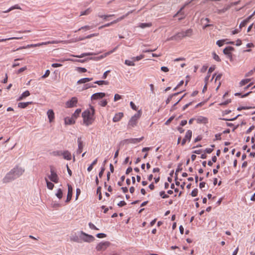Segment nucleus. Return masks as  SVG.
Instances as JSON below:
<instances>
[{"label": "nucleus", "instance_id": "nucleus-5", "mask_svg": "<svg viewBox=\"0 0 255 255\" xmlns=\"http://www.w3.org/2000/svg\"><path fill=\"white\" fill-rule=\"evenodd\" d=\"M10 171L12 172V174L13 175V176L16 179L19 177L20 175H21L23 174V173L24 171V170L22 169L21 167H19L16 166L12 169H11Z\"/></svg>", "mask_w": 255, "mask_h": 255}, {"label": "nucleus", "instance_id": "nucleus-10", "mask_svg": "<svg viewBox=\"0 0 255 255\" xmlns=\"http://www.w3.org/2000/svg\"><path fill=\"white\" fill-rule=\"evenodd\" d=\"M78 102V99L76 97H72L71 99L68 101L66 103V105L67 108H72L76 106V104Z\"/></svg>", "mask_w": 255, "mask_h": 255}, {"label": "nucleus", "instance_id": "nucleus-31", "mask_svg": "<svg viewBox=\"0 0 255 255\" xmlns=\"http://www.w3.org/2000/svg\"><path fill=\"white\" fill-rule=\"evenodd\" d=\"M81 112V110L80 109H77L74 112V113L73 114L72 117L75 119H76L79 115H80V113Z\"/></svg>", "mask_w": 255, "mask_h": 255}, {"label": "nucleus", "instance_id": "nucleus-30", "mask_svg": "<svg viewBox=\"0 0 255 255\" xmlns=\"http://www.w3.org/2000/svg\"><path fill=\"white\" fill-rule=\"evenodd\" d=\"M97 161H98V159L96 158L93 161V162L91 163V164L88 167L87 170L89 172L91 171L92 170V169L93 168V166L97 164Z\"/></svg>", "mask_w": 255, "mask_h": 255}, {"label": "nucleus", "instance_id": "nucleus-24", "mask_svg": "<svg viewBox=\"0 0 255 255\" xmlns=\"http://www.w3.org/2000/svg\"><path fill=\"white\" fill-rule=\"evenodd\" d=\"M32 103V102H20L18 104V107L22 109L25 108L27 106L30 104H31Z\"/></svg>", "mask_w": 255, "mask_h": 255}, {"label": "nucleus", "instance_id": "nucleus-18", "mask_svg": "<svg viewBox=\"0 0 255 255\" xmlns=\"http://www.w3.org/2000/svg\"><path fill=\"white\" fill-rule=\"evenodd\" d=\"M124 116V114L122 112H120L116 114L114 117L113 119L114 122H118L121 120V119Z\"/></svg>", "mask_w": 255, "mask_h": 255}, {"label": "nucleus", "instance_id": "nucleus-43", "mask_svg": "<svg viewBox=\"0 0 255 255\" xmlns=\"http://www.w3.org/2000/svg\"><path fill=\"white\" fill-rule=\"evenodd\" d=\"M252 108H255V107H252L242 106V107H238L237 108V110L241 111L242 110H247V109H252Z\"/></svg>", "mask_w": 255, "mask_h": 255}, {"label": "nucleus", "instance_id": "nucleus-61", "mask_svg": "<svg viewBox=\"0 0 255 255\" xmlns=\"http://www.w3.org/2000/svg\"><path fill=\"white\" fill-rule=\"evenodd\" d=\"M26 69V67H23L21 68H20L16 72V74H18L23 71H24Z\"/></svg>", "mask_w": 255, "mask_h": 255}, {"label": "nucleus", "instance_id": "nucleus-53", "mask_svg": "<svg viewBox=\"0 0 255 255\" xmlns=\"http://www.w3.org/2000/svg\"><path fill=\"white\" fill-rule=\"evenodd\" d=\"M231 102V99H228V100H226V101L219 104V105H220V106H225V105H228L229 103H230Z\"/></svg>", "mask_w": 255, "mask_h": 255}, {"label": "nucleus", "instance_id": "nucleus-54", "mask_svg": "<svg viewBox=\"0 0 255 255\" xmlns=\"http://www.w3.org/2000/svg\"><path fill=\"white\" fill-rule=\"evenodd\" d=\"M89 226L90 229L95 230H98L99 229H98L92 223H89Z\"/></svg>", "mask_w": 255, "mask_h": 255}, {"label": "nucleus", "instance_id": "nucleus-57", "mask_svg": "<svg viewBox=\"0 0 255 255\" xmlns=\"http://www.w3.org/2000/svg\"><path fill=\"white\" fill-rule=\"evenodd\" d=\"M107 103H108V102H107V100H103L100 102V105L102 107H105L107 105Z\"/></svg>", "mask_w": 255, "mask_h": 255}, {"label": "nucleus", "instance_id": "nucleus-59", "mask_svg": "<svg viewBox=\"0 0 255 255\" xmlns=\"http://www.w3.org/2000/svg\"><path fill=\"white\" fill-rule=\"evenodd\" d=\"M122 98L121 96L118 94H116L115 95V96H114V101H117L120 99H121Z\"/></svg>", "mask_w": 255, "mask_h": 255}, {"label": "nucleus", "instance_id": "nucleus-21", "mask_svg": "<svg viewBox=\"0 0 255 255\" xmlns=\"http://www.w3.org/2000/svg\"><path fill=\"white\" fill-rule=\"evenodd\" d=\"M253 16V15H250L247 18L243 20L241 23L240 24L239 28L241 29L243 27L245 26L248 22L249 21L250 19L252 18Z\"/></svg>", "mask_w": 255, "mask_h": 255}, {"label": "nucleus", "instance_id": "nucleus-46", "mask_svg": "<svg viewBox=\"0 0 255 255\" xmlns=\"http://www.w3.org/2000/svg\"><path fill=\"white\" fill-rule=\"evenodd\" d=\"M125 64L128 65V66H134L135 64L133 62V61H130L128 60H126L125 61Z\"/></svg>", "mask_w": 255, "mask_h": 255}, {"label": "nucleus", "instance_id": "nucleus-22", "mask_svg": "<svg viewBox=\"0 0 255 255\" xmlns=\"http://www.w3.org/2000/svg\"><path fill=\"white\" fill-rule=\"evenodd\" d=\"M65 123L66 125H72L75 123V119L72 117L71 118L67 117L65 118Z\"/></svg>", "mask_w": 255, "mask_h": 255}, {"label": "nucleus", "instance_id": "nucleus-55", "mask_svg": "<svg viewBox=\"0 0 255 255\" xmlns=\"http://www.w3.org/2000/svg\"><path fill=\"white\" fill-rule=\"evenodd\" d=\"M96 237L99 238H103L106 237V235L104 233H98L96 235Z\"/></svg>", "mask_w": 255, "mask_h": 255}, {"label": "nucleus", "instance_id": "nucleus-38", "mask_svg": "<svg viewBox=\"0 0 255 255\" xmlns=\"http://www.w3.org/2000/svg\"><path fill=\"white\" fill-rule=\"evenodd\" d=\"M22 38V37H10L8 38H5V39H0V42L1 41H5L6 40H11V39H21Z\"/></svg>", "mask_w": 255, "mask_h": 255}, {"label": "nucleus", "instance_id": "nucleus-20", "mask_svg": "<svg viewBox=\"0 0 255 255\" xmlns=\"http://www.w3.org/2000/svg\"><path fill=\"white\" fill-rule=\"evenodd\" d=\"M61 154H62L63 158L65 159L70 160L71 159V153L68 151L65 150L63 151V152H61Z\"/></svg>", "mask_w": 255, "mask_h": 255}, {"label": "nucleus", "instance_id": "nucleus-36", "mask_svg": "<svg viewBox=\"0 0 255 255\" xmlns=\"http://www.w3.org/2000/svg\"><path fill=\"white\" fill-rule=\"evenodd\" d=\"M91 11H92L91 9L90 8H88L86 10H85L83 11H81V13H80V16L84 15H88L89 13H90Z\"/></svg>", "mask_w": 255, "mask_h": 255}, {"label": "nucleus", "instance_id": "nucleus-4", "mask_svg": "<svg viewBox=\"0 0 255 255\" xmlns=\"http://www.w3.org/2000/svg\"><path fill=\"white\" fill-rule=\"evenodd\" d=\"M50 174L48 175L49 179L54 183H58L59 181V177L57 174L56 170L53 166H50Z\"/></svg>", "mask_w": 255, "mask_h": 255}, {"label": "nucleus", "instance_id": "nucleus-42", "mask_svg": "<svg viewBox=\"0 0 255 255\" xmlns=\"http://www.w3.org/2000/svg\"><path fill=\"white\" fill-rule=\"evenodd\" d=\"M101 187L99 186L97 189V193L99 195V199L101 200L102 198V195L101 193Z\"/></svg>", "mask_w": 255, "mask_h": 255}, {"label": "nucleus", "instance_id": "nucleus-14", "mask_svg": "<svg viewBox=\"0 0 255 255\" xmlns=\"http://www.w3.org/2000/svg\"><path fill=\"white\" fill-rule=\"evenodd\" d=\"M77 142L78 144V148L77 150V153L80 154L82 152L83 148L84 147L83 141L81 140V137L78 138Z\"/></svg>", "mask_w": 255, "mask_h": 255}, {"label": "nucleus", "instance_id": "nucleus-47", "mask_svg": "<svg viewBox=\"0 0 255 255\" xmlns=\"http://www.w3.org/2000/svg\"><path fill=\"white\" fill-rule=\"evenodd\" d=\"M213 58L217 61L218 62H220L221 61V59L219 57V56L216 54V53L215 52H213Z\"/></svg>", "mask_w": 255, "mask_h": 255}, {"label": "nucleus", "instance_id": "nucleus-49", "mask_svg": "<svg viewBox=\"0 0 255 255\" xmlns=\"http://www.w3.org/2000/svg\"><path fill=\"white\" fill-rule=\"evenodd\" d=\"M70 240L71 241H73L75 242H79V239L77 236H74L72 237H71Z\"/></svg>", "mask_w": 255, "mask_h": 255}, {"label": "nucleus", "instance_id": "nucleus-45", "mask_svg": "<svg viewBox=\"0 0 255 255\" xmlns=\"http://www.w3.org/2000/svg\"><path fill=\"white\" fill-rule=\"evenodd\" d=\"M76 70L80 73H85V72H87V69L86 68H83V67H77Z\"/></svg>", "mask_w": 255, "mask_h": 255}, {"label": "nucleus", "instance_id": "nucleus-27", "mask_svg": "<svg viewBox=\"0 0 255 255\" xmlns=\"http://www.w3.org/2000/svg\"><path fill=\"white\" fill-rule=\"evenodd\" d=\"M45 179L46 182L47 187L50 190H52L54 186V184L51 182H49L46 178Z\"/></svg>", "mask_w": 255, "mask_h": 255}, {"label": "nucleus", "instance_id": "nucleus-28", "mask_svg": "<svg viewBox=\"0 0 255 255\" xmlns=\"http://www.w3.org/2000/svg\"><path fill=\"white\" fill-rule=\"evenodd\" d=\"M181 92H177V93H175L173 94H172L171 95H170L168 98L167 99V100H166V104H168L170 103V102L171 101V99H172V98L173 97V96H176L177 95H178L179 94H180Z\"/></svg>", "mask_w": 255, "mask_h": 255}, {"label": "nucleus", "instance_id": "nucleus-44", "mask_svg": "<svg viewBox=\"0 0 255 255\" xmlns=\"http://www.w3.org/2000/svg\"><path fill=\"white\" fill-rule=\"evenodd\" d=\"M160 196L164 199L167 198L169 197V196L165 194L164 191H160L159 192Z\"/></svg>", "mask_w": 255, "mask_h": 255}, {"label": "nucleus", "instance_id": "nucleus-32", "mask_svg": "<svg viewBox=\"0 0 255 255\" xmlns=\"http://www.w3.org/2000/svg\"><path fill=\"white\" fill-rule=\"evenodd\" d=\"M152 24L151 23H141L139 24V27L141 28H144L145 27H150L151 26Z\"/></svg>", "mask_w": 255, "mask_h": 255}, {"label": "nucleus", "instance_id": "nucleus-25", "mask_svg": "<svg viewBox=\"0 0 255 255\" xmlns=\"http://www.w3.org/2000/svg\"><path fill=\"white\" fill-rule=\"evenodd\" d=\"M187 4H185L183 6H182L180 10L174 15V17H176L177 15L181 14L182 15V16L179 18V20H181L183 19L185 17L184 12H182V10L184 9V7L187 5Z\"/></svg>", "mask_w": 255, "mask_h": 255}, {"label": "nucleus", "instance_id": "nucleus-34", "mask_svg": "<svg viewBox=\"0 0 255 255\" xmlns=\"http://www.w3.org/2000/svg\"><path fill=\"white\" fill-rule=\"evenodd\" d=\"M95 88L96 87V86H94L93 84H87L85 85H84L82 90H85L90 88Z\"/></svg>", "mask_w": 255, "mask_h": 255}, {"label": "nucleus", "instance_id": "nucleus-56", "mask_svg": "<svg viewBox=\"0 0 255 255\" xmlns=\"http://www.w3.org/2000/svg\"><path fill=\"white\" fill-rule=\"evenodd\" d=\"M92 28L91 26L89 25H85L84 26H82L81 28H80L78 30L79 31L81 29H86V30H89L90 29Z\"/></svg>", "mask_w": 255, "mask_h": 255}, {"label": "nucleus", "instance_id": "nucleus-52", "mask_svg": "<svg viewBox=\"0 0 255 255\" xmlns=\"http://www.w3.org/2000/svg\"><path fill=\"white\" fill-rule=\"evenodd\" d=\"M98 35H99V33H95L91 34L90 35H87V36H86V38L89 39L93 37L97 36Z\"/></svg>", "mask_w": 255, "mask_h": 255}, {"label": "nucleus", "instance_id": "nucleus-63", "mask_svg": "<svg viewBox=\"0 0 255 255\" xmlns=\"http://www.w3.org/2000/svg\"><path fill=\"white\" fill-rule=\"evenodd\" d=\"M215 65L210 67L209 69L208 74H209L210 73H212V72H213L215 70Z\"/></svg>", "mask_w": 255, "mask_h": 255}, {"label": "nucleus", "instance_id": "nucleus-6", "mask_svg": "<svg viewBox=\"0 0 255 255\" xmlns=\"http://www.w3.org/2000/svg\"><path fill=\"white\" fill-rule=\"evenodd\" d=\"M80 234L81 235L80 236V237L84 242L90 243L93 242L95 240V238L93 236L87 234L83 231H81Z\"/></svg>", "mask_w": 255, "mask_h": 255}, {"label": "nucleus", "instance_id": "nucleus-17", "mask_svg": "<svg viewBox=\"0 0 255 255\" xmlns=\"http://www.w3.org/2000/svg\"><path fill=\"white\" fill-rule=\"evenodd\" d=\"M234 49H234V48L233 47L228 46V47H226L223 50V53L225 55H228L230 57H232V54L231 53V51H234Z\"/></svg>", "mask_w": 255, "mask_h": 255}, {"label": "nucleus", "instance_id": "nucleus-64", "mask_svg": "<svg viewBox=\"0 0 255 255\" xmlns=\"http://www.w3.org/2000/svg\"><path fill=\"white\" fill-rule=\"evenodd\" d=\"M126 205V203L125 201H120L118 204V206H119V207H123L125 205Z\"/></svg>", "mask_w": 255, "mask_h": 255}, {"label": "nucleus", "instance_id": "nucleus-50", "mask_svg": "<svg viewBox=\"0 0 255 255\" xmlns=\"http://www.w3.org/2000/svg\"><path fill=\"white\" fill-rule=\"evenodd\" d=\"M105 56H106L105 55H101L100 57H90V58H89V59L90 60H98L103 58Z\"/></svg>", "mask_w": 255, "mask_h": 255}, {"label": "nucleus", "instance_id": "nucleus-35", "mask_svg": "<svg viewBox=\"0 0 255 255\" xmlns=\"http://www.w3.org/2000/svg\"><path fill=\"white\" fill-rule=\"evenodd\" d=\"M56 196L59 199H61L62 198L63 192H62V190L61 189H58L57 192L56 193Z\"/></svg>", "mask_w": 255, "mask_h": 255}, {"label": "nucleus", "instance_id": "nucleus-51", "mask_svg": "<svg viewBox=\"0 0 255 255\" xmlns=\"http://www.w3.org/2000/svg\"><path fill=\"white\" fill-rule=\"evenodd\" d=\"M198 189H194L193 190H192L191 192V196L193 197H196L197 196L198 194Z\"/></svg>", "mask_w": 255, "mask_h": 255}, {"label": "nucleus", "instance_id": "nucleus-2", "mask_svg": "<svg viewBox=\"0 0 255 255\" xmlns=\"http://www.w3.org/2000/svg\"><path fill=\"white\" fill-rule=\"evenodd\" d=\"M193 35V30L191 28L187 29L185 31H181L177 33L175 35L167 39V40H179L186 37H191Z\"/></svg>", "mask_w": 255, "mask_h": 255}, {"label": "nucleus", "instance_id": "nucleus-60", "mask_svg": "<svg viewBox=\"0 0 255 255\" xmlns=\"http://www.w3.org/2000/svg\"><path fill=\"white\" fill-rule=\"evenodd\" d=\"M174 116L171 117L167 121H166V122L165 123V124L166 125H168L171 123V122L174 119Z\"/></svg>", "mask_w": 255, "mask_h": 255}, {"label": "nucleus", "instance_id": "nucleus-11", "mask_svg": "<svg viewBox=\"0 0 255 255\" xmlns=\"http://www.w3.org/2000/svg\"><path fill=\"white\" fill-rule=\"evenodd\" d=\"M106 94L105 93L100 92L96 93L93 94L91 97V100H97L101 99L105 97Z\"/></svg>", "mask_w": 255, "mask_h": 255}, {"label": "nucleus", "instance_id": "nucleus-26", "mask_svg": "<svg viewBox=\"0 0 255 255\" xmlns=\"http://www.w3.org/2000/svg\"><path fill=\"white\" fill-rule=\"evenodd\" d=\"M30 95V93L28 91L26 90L17 99L18 101H20L23 100L24 98L28 97Z\"/></svg>", "mask_w": 255, "mask_h": 255}, {"label": "nucleus", "instance_id": "nucleus-29", "mask_svg": "<svg viewBox=\"0 0 255 255\" xmlns=\"http://www.w3.org/2000/svg\"><path fill=\"white\" fill-rule=\"evenodd\" d=\"M96 54L95 53H82L80 55H76V56H74L75 57H78V58H82V57H84L85 56H89V55H95Z\"/></svg>", "mask_w": 255, "mask_h": 255}, {"label": "nucleus", "instance_id": "nucleus-37", "mask_svg": "<svg viewBox=\"0 0 255 255\" xmlns=\"http://www.w3.org/2000/svg\"><path fill=\"white\" fill-rule=\"evenodd\" d=\"M94 83L97 84L99 85H102L103 84L108 85L109 82L107 81L100 80V81H97L95 82Z\"/></svg>", "mask_w": 255, "mask_h": 255}, {"label": "nucleus", "instance_id": "nucleus-33", "mask_svg": "<svg viewBox=\"0 0 255 255\" xmlns=\"http://www.w3.org/2000/svg\"><path fill=\"white\" fill-rule=\"evenodd\" d=\"M14 9H21V7L18 5V4H16L14 6H11V7H10L8 9H7V10L4 11V12H9L10 11Z\"/></svg>", "mask_w": 255, "mask_h": 255}, {"label": "nucleus", "instance_id": "nucleus-1", "mask_svg": "<svg viewBox=\"0 0 255 255\" xmlns=\"http://www.w3.org/2000/svg\"><path fill=\"white\" fill-rule=\"evenodd\" d=\"M95 109L94 107L90 106L89 109H87L82 114L83 119V123L86 126L91 125L95 120L94 115L95 114Z\"/></svg>", "mask_w": 255, "mask_h": 255}, {"label": "nucleus", "instance_id": "nucleus-16", "mask_svg": "<svg viewBox=\"0 0 255 255\" xmlns=\"http://www.w3.org/2000/svg\"><path fill=\"white\" fill-rule=\"evenodd\" d=\"M59 42H60V41H56V40H53V41H48V42H42L41 43H39V44H34V45H28L27 46L28 47H34V46H40V45H46V44H57V43H59Z\"/></svg>", "mask_w": 255, "mask_h": 255}, {"label": "nucleus", "instance_id": "nucleus-41", "mask_svg": "<svg viewBox=\"0 0 255 255\" xmlns=\"http://www.w3.org/2000/svg\"><path fill=\"white\" fill-rule=\"evenodd\" d=\"M144 57V55L141 54L139 56H137L136 57H133L132 58V59L133 60V61H139L142 58H143Z\"/></svg>", "mask_w": 255, "mask_h": 255}, {"label": "nucleus", "instance_id": "nucleus-23", "mask_svg": "<svg viewBox=\"0 0 255 255\" xmlns=\"http://www.w3.org/2000/svg\"><path fill=\"white\" fill-rule=\"evenodd\" d=\"M92 80H93L92 78H82V79H81L77 81V83L78 84L86 83H87L88 82L92 81Z\"/></svg>", "mask_w": 255, "mask_h": 255}, {"label": "nucleus", "instance_id": "nucleus-58", "mask_svg": "<svg viewBox=\"0 0 255 255\" xmlns=\"http://www.w3.org/2000/svg\"><path fill=\"white\" fill-rule=\"evenodd\" d=\"M50 71L49 70H47L45 73V74L42 76V78H45L46 77H48L50 74Z\"/></svg>", "mask_w": 255, "mask_h": 255}, {"label": "nucleus", "instance_id": "nucleus-48", "mask_svg": "<svg viewBox=\"0 0 255 255\" xmlns=\"http://www.w3.org/2000/svg\"><path fill=\"white\" fill-rule=\"evenodd\" d=\"M226 41L225 39L219 40L216 42V44L219 46L221 47L223 45L224 42Z\"/></svg>", "mask_w": 255, "mask_h": 255}, {"label": "nucleus", "instance_id": "nucleus-13", "mask_svg": "<svg viewBox=\"0 0 255 255\" xmlns=\"http://www.w3.org/2000/svg\"><path fill=\"white\" fill-rule=\"evenodd\" d=\"M72 194H73V189L71 185L68 184V193H67V199L66 200V202L68 203L69 202L72 198Z\"/></svg>", "mask_w": 255, "mask_h": 255}, {"label": "nucleus", "instance_id": "nucleus-8", "mask_svg": "<svg viewBox=\"0 0 255 255\" xmlns=\"http://www.w3.org/2000/svg\"><path fill=\"white\" fill-rule=\"evenodd\" d=\"M15 178L13 176V175L12 174V172L9 171L8 173H7L6 175L4 176V177L2 179L3 183H9L13 180H14Z\"/></svg>", "mask_w": 255, "mask_h": 255}, {"label": "nucleus", "instance_id": "nucleus-15", "mask_svg": "<svg viewBox=\"0 0 255 255\" xmlns=\"http://www.w3.org/2000/svg\"><path fill=\"white\" fill-rule=\"evenodd\" d=\"M144 137L142 136L140 138H129L127 139V143H137L138 142H139L141 141L143 139Z\"/></svg>", "mask_w": 255, "mask_h": 255}, {"label": "nucleus", "instance_id": "nucleus-3", "mask_svg": "<svg viewBox=\"0 0 255 255\" xmlns=\"http://www.w3.org/2000/svg\"><path fill=\"white\" fill-rule=\"evenodd\" d=\"M142 114V112L141 110L138 111V112L129 120L128 123V127L129 128L131 127H134L135 126L137 123V121L139 120V119L140 118Z\"/></svg>", "mask_w": 255, "mask_h": 255}, {"label": "nucleus", "instance_id": "nucleus-19", "mask_svg": "<svg viewBox=\"0 0 255 255\" xmlns=\"http://www.w3.org/2000/svg\"><path fill=\"white\" fill-rule=\"evenodd\" d=\"M47 115L49 119V122H52L54 119V113L53 111L52 110H49L47 112Z\"/></svg>", "mask_w": 255, "mask_h": 255}, {"label": "nucleus", "instance_id": "nucleus-39", "mask_svg": "<svg viewBox=\"0 0 255 255\" xmlns=\"http://www.w3.org/2000/svg\"><path fill=\"white\" fill-rule=\"evenodd\" d=\"M250 80H251L250 79H246L242 80L240 83V86H242L246 85V84L248 83L250 81Z\"/></svg>", "mask_w": 255, "mask_h": 255}, {"label": "nucleus", "instance_id": "nucleus-7", "mask_svg": "<svg viewBox=\"0 0 255 255\" xmlns=\"http://www.w3.org/2000/svg\"><path fill=\"white\" fill-rule=\"evenodd\" d=\"M110 243L109 242H101L96 246V250L98 251H103L107 249Z\"/></svg>", "mask_w": 255, "mask_h": 255}, {"label": "nucleus", "instance_id": "nucleus-9", "mask_svg": "<svg viewBox=\"0 0 255 255\" xmlns=\"http://www.w3.org/2000/svg\"><path fill=\"white\" fill-rule=\"evenodd\" d=\"M128 13H128L125 15H123L122 16L117 18V19L112 21L110 23H108L105 24V25L100 26L99 28V29H102V28H103L104 27H109V26H110V25H112L113 24L116 23L118 22H119V21L122 20V19H123L125 17H126L128 14Z\"/></svg>", "mask_w": 255, "mask_h": 255}, {"label": "nucleus", "instance_id": "nucleus-62", "mask_svg": "<svg viewBox=\"0 0 255 255\" xmlns=\"http://www.w3.org/2000/svg\"><path fill=\"white\" fill-rule=\"evenodd\" d=\"M105 171V168L104 167L101 168V171H100L99 173V176L100 178H101L103 175V173Z\"/></svg>", "mask_w": 255, "mask_h": 255}, {"label": "nucleus", "instance_id": "nucleus-40", "mask_svg": "<svg viewBox=\"0 0 255 255\" xmlns=\"http://www.w3.org/2000/svg\"><path fill=\"white\" fill-rule=\"evenodd\" d=\"M207 119L206 118L204 117H200L197 119V122L198 123H206Z\"/></svg>", "mask_w": 255, "mask_h": 255}, {"label": "nucleus", "instance_id": "nucleus-12", "mask_svg": "<svg viewBox=\"0 0 255 255\" xmlns=\"http://www.w3.org/2000/svg\"><path fill=\"white\" fill-rule=\"evenodd\" d=\"M192 132L191 130H188L186 133L185 136L184 138L183 139L182 142H181V145H184L187 140H188L189 141L190 140L191 137H192Z\"/></svg>", "mask_w": 255, "mask_h": 255}]
</instances>
